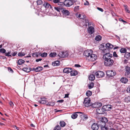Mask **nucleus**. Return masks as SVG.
Wrapping results in <instances>:
<instances>
[{
	"label": "nucleus",
	"instance_id": "1",
	"mask_svg": "<svg viewBox=\"0 0 130 130\" xmlns=\"http://www.w3.org/2000/svg\"><path fill=\"white\" fill-rule=\"evenodd\" d=\"M84 56H86L87 60L89 61H95L97 58V55L93 53V51L91 50L85 51L83 53Z\"/></svg>",
	"mask_w": 130,
	"mask_h": 130
},
{
	"label": "nucleus",
	"instance_id": "2",
	"mask_svg": "<svg viewBox=\"0 0 130 130\" xmlns=\"http://www.w3.org/2000/svg\"><path fill=\"white\" fill-rule=\"evenodd\" d=\"M113 59H110L109 60H105L104 64L105 66L110 67L113 64Z\"/></svg>",
	"mask_w": 130,
	"mask_h": 130
},
{
	"label": "nucleus",
	"instance_id": "3",
	"mask_svg": "<svg viewBox=\"0 0 130 130\" xmlns=\"http://www.w3.org/2000/svg\"><path fill=\"white\" fill-rule=\"evenodd\" d=\"M105 107H107L106 106H103L102 108H99L96 109V111L99 114H102L105 111L107 110H109V109H106Z\"/></svg>",
	"mask_w": 130,
	"mask_h": 130
},
{
	"label": "nucleus",
	"instance_id": "4",
	"mask_svg": "<svg viewBox=\"0 0 130 130\" xmlns=\"http://www.w3.org/2000/svg\"><path fill=\"white\" fill-rule=\"evenodd\" d=\"M99 126L101 127L102 130H107L108 128L106 126V123L101 121L98 123Z\"/></svg>",
	"mask_w": 130,
	"mask_h": 130
},
{
	"label": "nucleus",
	"instance_id": "5",
	"mask_svg": "<svg viewBox=\"0 0 130 130\" xmlns=\"http://www.w3.org/2000/svg\"><path fill=\"white\" fill-rule=\"evenodd\" d=\"M103 58L105 60H109L110 59H113L112 54L109 53H106L103 55Z\"/></svg>",
	"mask_w": 130,
	"mask_h": 130
},
{
	"label": "nucleus",
	"instance_id": "6",
	"mask_svg": "<svg viewBox=\"0 0 130 130\" xmlns=\"http://www.w3.org/2000/svg\"><path fill=\"white\" fill-rule=\"evenodd\" d=\"M106 74L109 77H113L116 74V72L113 70H108L106 72Z\"/></svg>",
	"mask_w": 130,
	"mask_h": 130
},
{
	"label": "nucleus",
	"instance_id": "7",
	"mask_svg": "<svg viewBox=\"0 0 130 130\" xmlns=\"http://www.w3.org/2000/svg\"><path fill=\"white\" fill-rule=\"evenodd\" d=\"M58 55L60 57H64L68 55V53L67 51L60 52Z\"/></svg>",
	"mask_w": 130,
	"mask_h": 130
},
{
	"label": "nucleus",
	"instance_id": "8",
	"mask_svg": "<svg viewBox=\"0 0 130 130\" xmlns=\"http://www.w3.org/2000/svg\"><path fill=\"white\" fill-rule=\"evenodd\" d=\"M90 100L89 98H85L84 100V104L85 106L88 107L90 105Z\"/></svg>",
	"mask_w": 130,
	"mask_h": 130
},
{
	"label": "nucleus",
	"instance_id": "9",
	"mask_svg": "<svg viewBox=\"0 0 130 130\" xmlns=\"http://www.w3.org/2000/svg\"><path fill=\"white\" fill-rule=\"evenodd\" d=\"M110 43H107L106 44H102L100 46H99V49L101 50H105V48H104L105 46H106V48H109V46H110Z\"/></svg>",
	"mask_w": 130,
	"mask_h": 130
},
{
	"label": "nucleus",
	"instance_id": "10",
	"mask_svg": "<svg viewBox=\"0 0 130 130\" xmlns=\"http://www.w3.org/2000/svg\"><path fill=\"white\" fill-rule=\"evenodd\" d=\"M63 3L67 7H69L73 4V3L71 0H65Z\"/></svg>",
	"mask_w": 130,
	"mask_h": 130
},
{
	"label": "nucleus",
	"instance_id": "11",
	"mask_svg": "<svg viewBox=\"0 0 130 130\" xmlns=\"http://www.w3.org/2000/svg\"><path fill=\"white\" fill-rule=\"evenodd\" d=\"M95 75L97 77H102L104 75V73L101 71H98L95 73Z\"/></svg>",
	"mask_w": 130,
	"mask_h": 130
},
{
	"label": "nucleus",
	"instance_id": "12",
	"mask_svg": "<svg viewBox=\"0 0 130 130\" xmlns=\"http://www.w3.org/2000/svg\"><path fill=\"white\" fill-rule=\"evenodd\" d=\"M99 125L95 123H94L91 126V128L93 130H98L99 128Z\"/></svg>",
	"mask_w": 130,
	"mask_h": 130
},
{
	"label": "nucleus",
	"instance_id": "13",
	"mask_svg": "<svg viewBox=\"0 0 130 130\" xmlns=\"http://www.w3.org/2000/svg\"><path fill=\"white\" fill-rule=\"evenodd\" d=\"M88 31L89 34H92L94 32V28L92 26H89L88 29Z\"/></svg>",
	"mask_w": 130,
	"mask_h": 130
},
{
	"label": "nucleus",
	"instance_id": "14",
	"mask_svg": "<svg viewBox=\"0 0 130 130\" xmlns=\"http://www.w3.org/2000/svg\"><path fill=\"white\" fill-rule=\"evenodd\" d=\"M61 11L62 12L63 15H69L70 14L69 11L68 10L64 9H61Z\"/></svg>",
	"mask_w": 130,
	"mask_h": 130
},
{
	"label": "nucleus",
	"instance_id": "15",
	"mask_svg": "<svg viewBox=\"0 0 130 130\" xmlns=\"http://www.w3.org/2000/svg\"><path fill=\"white\" fill-rule=\"evenodd\" d=\"M71 68H65L63 69V71L64 73H70L71 71Z\"/></svg>",
	"mask_w": 130,
	"mask_h": 130
},
{
	"label": "nucleus",
	"instance_id": "16",
	"mask_svg": "<svg viewBox=\"0 0 130 130\" xmlns=\"http://www.w3.org/2000/svg\"><path fill=\"white\" fill-rule=\"evenodd\" d=\"M43 6H44L46 8H48L49 7L51 9H52V8L51 6L47 2H44Z\"/></svg>",
	"mask_w": 130,
	"mask_h": 130
},
{
	"label": "nucleus",
	"instance_id": "17",
	"mask_svg": "<svg viewBox=\"0 0 130 130\" xmlns=\"http://www.w3.org/2000/svg\"><path fill=\"white\" fill-rule=\"evenodd\" d=\"M77 113H82V112H74L72 115L71 118L73 119L76 118L78 116Z\"/></svg>",
	"mask_w": 130,
	"mask_h": 130
},
{
	"label": "nucleus",
	"instance_id": "18",
	"mask_svg": "<svg viewBox=\"0 0 130 130\" xmlns=\"http://www.w3.org/2000/svg\"><path fill=\"white\" fill-rule=\"evenodd\" d=\"M82 115H80V116L82 119L83 120H86L88 118V116L86 114L81 113Z\"/></svg>",
	"mask_w": 130,
	"mask_h": 130
},
{
	"label": "nucleus",
	"instance_id": "19",
	"mask_svg": "<svg viewBox=\"0 0 130 130\" xmlns=\"http://www.w3.org/2000/svg\"><path fill=\"white\" fill-rule=\"evenodd\" d=\"M120 80L122 83L126 84L128 82V79L126 78L122 77L121 79Z\"/></svg>",
	"mask_w": 130,
	"mask_h": 130
},
{
	"label": "nucleus",
	"instance_id": "20",
	"mask_svg": "<svg viewBox=\"0 0 130 130\" xmlns=\"http://www.w3.org/2000/svg\"><path fill=\"white\" fill-rule=\"evenodd\" d=\"M78 74V72L75 70H73V69L72 68L71 71L70 72V74L72 76H75Z\"/></svg>",
	"mask_w": 130,
	"mask_h": 130
},
{
	"label": "nucleus",
	"instance_id": "21",
	"mask_svg": "<svg viewBox=\"0 0 130 130\" xmlns=\"http://www.w3.org/2000/svg\"><path fill=\"white\" fill-rule=\"evenodd\" d=\"M45 99H44V98H41L40 99H41V100L39 101V102L40 104H46V103H47V101Z\"/></svg>",
	"mask_w": 130,
	"mask_h": 130
},
{
	"label": "nucleus",
	"instance_id": "22",
	"mask_svg": "<svg viewBox=\"0 0 130 130\" xmlns=\"http://www.w3.org/2000/svg\"><path fill=\"white\" fill-rule=\"evenodd\" d=\"M31 70V68H30L24 67L23 69V70L27 73L29 72Z\"/></svg>",
	"mask_w": 130,
	"mask_h": 130
},
{
	"label": "nucleus",
	"instance_id": "23",
	"mask_svg": "<svg viewBox=\"0 0 130 130\" xmlns=\"http://www.w3.org/2000/svg\"><path fill=\"white\" fill-rule=\"evenodd\" d=\"M52 2L54 3H58V4L59 5H62L63 4V3L60 2L59 0H53Z\"/></svg>",
	"mask_w": 130,
	"mask_h": 130
},
{
	"label": "nucleus",
	"instance_id": "24",
	"mask_svg": "<svg viewBox=\"0 0 130 130\" xmlns=\"http://www.w3.org/2000/svg\"><path fill=\"white\" fill-rule=\"evenodd\" d=\"M124 57L127 59H130V53L126 52L124 55Z\"/></svg>",
	"mask_w": 130,
	"mask_h": 130
},
{
	"label": "nucleus",
	"instance_id": "25",
	"mask_svg": "<svg viewBox=\"0 0 130 130\" xmlns=\"http://www.w3.org/2000/svg\"><path fill=\"white\" fill-rule=\"evenodd\" d=\"M43 68L42 67H38L36 68V72H40L43 70Z\"/></svg>",
	"mask_w": 130,
	"mask_h": 130
},
{
	"label": "nucleus",
	"instance_id": "26",
	"mask_svg": "<svg viewBox=\"0 0 130 130\" xmlns=\"http://www.w3.org/2000/svg\"><path fill=\"white\" fill-rule=\"evenodd\" d=\"M89 79L91 80H93L95 78V76L94 74H92L90 75L89 77Z\"/></svg>",
	"mask_w": 130,
	"mask_h": 130
},
{
	"label": "nucleus",
	"instance_id": "27",
	"mask_svg": "<svg viewBox=\"0 0 130 130\" xmlns=\"http://www.w3.org/2000/svg\"><path fill=\"white\" fill-rule=\"evenodd\" d=\"M60 61H56L54 62V63H52L53 65L54 66H58L60 65Z\"/></svg>",
	"mask_w": 130,
	"mask_h": 130
},
{
	"label": "nucleus",
	"instance_id": "28",
	"mask_svg": "<svg viewBox=\"0 0 130 130\" xmlns=\"http://www.w3.org/2000/svg\"><path fill=\"white\" fill-rule=\"evenodd\" d=\"M80 19H84L86 17L85 15L84 14H79L77 16Z\"/></svg>",
	"mask_w": 130,
	"mask_h": 130
},
{
	"label": "nucleus",
	"instance_id": "29",
	"mask_svg": "<svg viewBox=\"0 0 130 130\" xmlns=\"http://www.w3.org/2000/svg\"><path fill=\"white\" fill-rule=\"evenodd\" d=\"M59 124L60 126L62 127L65 126L66 125V123L63 121H60V122Z\"/></svg>",
	"mask_w": 130,
	"mask_h": 130
},
{
	"label": "nucleus",
	"instance_id": "30",
	"mask_svg": "<svg viewBox=\"0 0 130 130\" xmlns=\"http://www.w3.org/2000/svg\"><path fill=\"white\" fill-rule=\"evenodd\" d=\"M57 55V54L55 52H53L52 53H51L50 54V56L51 57H53Z\"/></svg>",
	"mask_w": 130,
	"mask_h": 130
},
{
	"label": "nucleus",
	"instance_id": "31",
	"mask_svg": "<svg viewBox=\"0 0 130 130\" xmlns=\"http://www.w3.org/2000/svg\"><path fill=\"white\" fill-rule=\"evenodd\" d=\"M25 61L24 60L22 59L19 60H18V63L19 65H21Z\"/></svg>",
	"mask_w": 130,
	"mask_h": 130
},
{
	"label": "nucleus",
	"instance_id": "32",
	"mask_svg": "<svg viewBox=\"0 0 130 130\" xmlns=\"http://www.w3.org/2000/svg\"><path fill=\"white\" fill-rule=\"evenodd\" d=\"M101 121L106 123L107 122L108 120L106 118L103 117Z\"/></svg>",
	"mask_w": 130,
	"mask_h": 130
},
{
	"label": "nucleus",
	"instance_id": "33",
	"mask_svg": "<svg viewBox=\"0 0 130 130\" xmlns=\"http://www.w3.org/2000/svg\"><path fill=\"white\" fill-rule=\"evenodd\" d=\"M92 93L91 91L89 90H88L87 91L86 94L87 96H89L91 95Z\"/></svg>",
	"mask_w": 130,
	"mask_h": 130
},
{
	"label": "nucleus",
	"instance_id": "34",
	"mask_svg": "<svg viewBox=\"0 0 130 130\" xmlns=\"http://www.w3.org/2000/svg\"><path fill=\"white\" fill-rule=\"evenodd\" d=\"M126 51V49L124 48H122L120 50V51L121 53H125Z\"/></svg>",
	"mask_w": 130,
	"mask_h": 130
},
{
	"label": "nucleus",
	"instance_id": "35",
	"mask_svg": "<svg viewBox=\"0 0 130 130\" xmlns=\"http://www.w3.org/2000/svg\"><path fill=\"white\" fill-rule=\"evenodd\" d=\"M125 101L127 102H129L130 101V96H126L125 99Z\"/></svg>",
	"mask_w": 130,
	"mask_h": 130
},
{
	"label": "nucleus",
	"instance_id": "36",
	"mask_svg": "<svg viewBox=\"0 0 130 130\" xmlns=\"http://www.w3.org/2000/svg\"><path fill=\"white\" fill-rule=\"evenodd\" d=\"M94 83H93L92 82L90 83L88 85V87L89 89H91L94 86Z\"/></svg>",
	"mask_w": 130,
	"mask_h": 130
},
{
	"label": "nucleus",
	"instance_id": "37",
	"mask_svg": "<svg viewBox=\"0 0 130 130\" xmlns=\"http://www.w3.org/2000/svg\"><path fill=\"white\" fill-rule=\"evenodd\" d=\"M101 39V37L100 35L97 36L95 38V39L98 41H100Z\"/></svg>",
	"mask_w": 130,
	"mask_h": 130
},
{
	"label": "nucleus",
	"instance_id": "38",
	"mask_svg": "<svg viewBox=\"0 0 130 130\" xmlns=\"http://www.w3.org/2000/svg\"><path fill=\"white\" fill-rule=\"evenodd\" d=\"M124 6L126 12H127L128 13H130V11L128 10L127 6L125 5H124Z\"/></svg>",
	"mask_w": 130,
	"mask_h": 130
},
{
	"label": "nucleus",
	"instance_id": "39",
	"mask_svg": "<svg viewBox=\"0 0 130 130\" xmlns=\"http://www.w3.org/2000/svg\"><path fill=\"white\" fill-rule=\"evenodd\" d=\"M40 55L43 57H45L47 56V54L46 53H44L42 54H40Z\"/></svg>",
	"mask_w": 130,
	"mask_h": 130
},
{
	"label": "nucleus",
	"instance_id": "40",
	"mask_svg": "<svg viewBox=\"0 0 130 130\" xmlns=\"http://www.w3.org/2000/svg\"><path fill=\"white\" fill-rule=\"evenodd\" d=\"M37 3L38 5H41L43 3V2L41 0H38L37 1Z\"/></svg>",
	"mask_w": 130,
	"mask_h": 130
},
{
	"label": "nucleus",
	"instance_id": "41",
	"mask_svg": "<svg viewBox=\"0 0 130 130\" xmlns=\"http://www.w3.org/2000/svg\"><path fill=\"white\" fill-rule=\"evenodd\" d=\"M61 127L59 125L56 126L54 128V130H60Z\"/></svg>",
	"mask_w": 130,
	"mask_h": 130
},
{
	"label": "nucleus",
	"instance_id": "42",
	"mask_svg": "<svg viewBox=\"0 0 130 130\" xmlns=\"http://www.w3.org/2000/svg\"><path fill=\"white\" fill-rule=\"evenodd\" d=\"M84 22H85V24L84 25V26H87L88 25V24L89 22L88 20L86 19L84 20Z\"/></svg>",
	"mask_w": 130,
	"mask_h": 130
},
{
	"label": "nucleus",
	"instance_id": "43",
	"mask_svg": "<svg viewBox=\"0 0 130 130\" xmlns=\"http://www.w3.org/2000/svg\"><path fill=\"white\" fill-rule=\"evenodd\" d=\"M126 72H129L130 71V67L127 66L125 67Z\"/></svg>",
	"mask_w": 130,
	"mask_h": 130
},
{
	"label": "nucleus",
	"instance_id": "44",
	"mask_svg": "<svg viewBox=\"0 0 130 130\" xmlns=\"http://www.w3.org/2000/svg\"><path fill=\"white\" fill-rule=\"evenodd\" d=\"M125 75L127 77L130 78V72H125Z\"/></svg>",
	"mask_w": 130,
	"mask_h": 130
},
{
	"label": "nucleus",
	"instance_id": "45",
	"mask_svg": "<svg viewBox=\"0 0 130 130\" xmlns=\"http://www.w3.org/2000/svg\"><path fill=\"white\" fill-rule=\"evenodd\" d=\"M11 53V51H10L7 53H5V56L8 57H11V55L10 54Z\"/></svg>",
	"mask_w": 130,
	"mask_h": 130
},
{
	"label": "nucleus",
	"instance_id": "46",
	"mask_svg": "<svg viewBox=\"0 0 130 130\" xmlns=\"http://www.w3.org/2000/svg\"><path fill=\"white\" fill-rule=\"evenodd\" d=\"M38 53H34L32 54V56L34 57H38L39 55H40L39 54H38Z\"/></svg>",
	"mask_w": 130,
	"mask_h": 130
},
{
	"label": "nucleus",
	"instance_id": "47",
	"mask_svg": "<svg viewBox=\"0 0 130 130\" xmlns=\"http://www.w3.org/2000/svg\"><path fill=\"white\" fill-rule=\"evenodd\" d=\"M96 103L98 104H97V106L96 108H101V107L102 106V103L100 102H97Z\"/></svg>",
	"mask_w": 130,
	"mask_h": 130
},
{
	"label": "nucleus",
	"instance_id": "48",
	"mask_svg": "<svg viewBox=\"0 0 130 130\" xmlns=\"http://www.w3.org/2000/svg\"><path fill=\"white\" fill-rule=\"evenodd\" d=\"M6 51L5 49L4 48H2L0 49V52L3 53H5Z\"/></svg>",
	"mask_w": 130,
	"mask_h": 130
},
{
	"label": "nucleus",
	"instance_id": "49",
	"mask_svg": "<svg viewBox=\"0 0 130 130\" xmlns=\"http://www.w3.org/2000/svg\"><path fill=\"white\" fill-rule=\"evenodd\" d=\"M25 54L22 52H19L18 53V55L19 56L22 57L24 56Z\"/></svg>",
	"mask_w": 130,
	"mask_h": 130
},
{
	"label": "nucleus",
	"instance_id": "50",
	"mask_svg": "<svg viewBox=\"0 0 130 130\" xmlns=\"http://www.w3.org/2000/svg\"><path fill=\"white\" fill-rule=\"evenodd\" d=\"M54 9L56 10L57 12H60V10L61 11V9H60L58 7H54Z\"/></svg>",
	"mask_w": 130,
	"mask_h": 130
},
{
	"label": "nucleus",
	"instance_id": "51",
	"mask_svg": "<svg viewBox=\"0 0 130 130\" xmlns=\"http://www.w3.org/2000/svg\"><path fill=\"white\" fill-rule=\"evenodd\" d=\"M97 104H98L96 103H95L92 104V106L93 107L96 108L97 106Z\"/></svg>",
	"mask_w": 130,
	"mask_h": 130
},
{
	"label": "nucleus",
	"instance_id": "52",
	"mask_svg": "<svg viewBox=\"0 0 130 130\" xmlns=\"http://www.w3.org/2000/svg\"><path fill=\"white\" fill-rule=\"evenodd\" d=\"M9 104L11 107H13V106H14V104L11 101H10L9 102Z\"/></svg>",
	"mask_w": 130,
	"mask_h": 130
},
{
	"label": "nucleus",
	"instance_id": "53",
	"mask_svg": "<svg viewBox=\"0 0 130 130\" xmlns=\"http://www.w3.org/2000/svg\"><path fill=\"white\" fill-rule=\"evenodd\" d=\"M113 56L115 57H117L118 55L116 54V52H115L113 53Z\"/></svg>",
	"mask_w": 130,
	"mask_h": 130
},
{
	"label": "nucleus",
	"instance_id": "54",
	"mask_svg": "<svg viewBox=\"0 0 130 130\" xmlns=\"http://www.w3.org/2000/svg\"><path fill=\"white\" fill-rule=\"evenodd\" d=\"M97 9L101 11L102 12H103V9L102 8L98 7L97 8Z\"/></svg>",
	"mask_w": 130,
	"mask_h": 130
},
{
	"label": "nucleus",
	"instance_id": "55",
	"mask_svg": "<svg viewBox=\"0 0 130 130\" xmlns=\"http://www.w3.org/2000/svg\"><path fill=\"white\" fill-rule=\"evenodd\" d=\"M111 13L112 16L113 17L116 16V14L113 11H111Z\"/></svg>",
	"mask_w": 130,
	"mask_h": 130
},
{
	"label": "nucleus",
	"instance_id": "56",
	"mask_svg": "<svg viewBox=\"0 0 130 130\" xmlns=\"http://www.w3.org/2000/svg\"><path fill=\"white\" fill-rule=\"evenodd\" d=\"M89 5V2L87 1H86V2L84 3V5Z\"/></svg>",
	"mask_w": 130,
	"mask_h": 130
},
{
	"label": "nucleus",
	"instance_id": "57",
	"mask_svg": "<svg viewBox=\"0 0 130 130\" xmlns=\"http://www.w3.org/2000/svg\"><path fill=\"white\" fill-rule=\"evenodd\" d=\"M8 70L9 71H10L11 72H13V70H12V69L10 67H8Z\"/></svg>",
	"mask_w": 130,
	"mask_h": 130
},
{
	"label": "nucleus",
	"instance_id": "58",
	"mask_svg": "<svg viewBox=\"0 0 130 130\" xmlns=\"http://www.w3.org/2000/svg\"><path fill=\"white\" fill-rule=\"evenodd\" d=\"M55 103L53 102H51V103H50V106H53L55 105Z\"/></svg>",
	"mask_w": 130,
	"mask_h": 130
},
{
	"label": "nucleus",
	"instance_id": "59",
	"mask_svg": "<svg viewBox=\"0 0 130 130\" xmlns=\"http://www.w3.org/2000/svg\"><path fill=\"white\" fill-rule=\"evenodd\" d=\"M127 91L128 92H130V86L128 87Z\"/></svg>",
	"mask_w": 130,
	"mask_h": 130
},
{
	"label": "nucleus",
	"instance_id": "60",
	"mask_svg": "<svg viewBox=\"0 0 130 130\" xmlns=\"http://www.w3.org/2000/svg\"><path fill=\"white\" fill-rule=\"evenodd\" d=\"M106 106L107 107H105V108H106L107 109V108H109L110 109L111 108V107L110 106V105H108L107 106Z\"/></svg>",
	"mask_w": 130,
	"mask_h": 130
},
{
	"label": "nucleus",
	"instance_id": "61",
	"mask_svg": "<svg viewBox=\"0 0 130 130\" xmlns=\"http://www.w3.org/2000/svg\"><path fill=\"white\" fill-rule=\"evenodd\" d=\"M79 7V6H77L75 7H74V10H77L78 9Z\"/></svg>",
	"mask_w": 130,
	"mask_h": 130
},
{
	"label": "nucleus",
	"instance_id": "62",
	"mask_svg": "<svg viewBox=\"0 0 130 130\" xmlns=\"http://www.w3.org/2000/svg\"><path fill=\"white\" fill-rule=\"evenodd\" d=\"M42 60V59L41 58L37 59L36 60V61L37 62H38L39 61H41Z\"/></svg>",
	"mask_w": 130,
	"mask_h": 130
},
{
	"label": "nucleus",
	"instance_id": "63",
	"mask_svg": "<svg viewBox=\"0 0 130 130\" xmlns=\"http://www.w3.org/2000/svg\"><path fill=\"white\" fill-rule=\"evenodd\" d=\"M63 101H64L63 100H59L57 101V102H59V103H62V102H63Z\"/></svg>",
	"mask_w": 130,
	"mask_h": 130
},
{
	"label": "nucleus",
	"instance_id": "64",
	"mask_svg": "<svg viewBox=\"0 0 130 130\" xmlns=\"http://www.w3.org/2000/svg\"><path fill=\"white\" fill-rule=\"evenodd\" d=\"M75 66L76 67H80V66L78 64H75Z\"/></svg>",
	"mask_w": 130,
	"mask_h": 130
}]
</instances>
